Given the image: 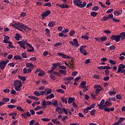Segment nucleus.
Returning <instances> with one entry per match:
<instances>
[{"label":"nucleus","mask_w":125,"mask_h":125,"mask_svg":"<svg viewBox=\"0 0 125 125\" xmlns=\"http://www.w3.org/2000/svg\"><path fill=\"white\" fill-rule=\"evenodd\" d=\"M73 3L81 8L84 7L86 5V2L84 1L83 3V1H81V0H74Z\"/></svg>","instance_id":"1"},{"label":"nucleus","mask_w":125,"mask_h":125,"mask_svg":"<svg viewBox=\"0 0 125 125\" xmlns=\"http://www.w3.org/2000/svg\"><path fill=\"white\" fill-rule=\"evenodd\" d=\"M47 107V104H46V101H45V100H43L42 103V107L38 105L36 108H34V110H40L41 109H42L43 108L44 109H45Z\"/></svg>","instance_id":"2"},{"label":"nucleus","mask_w":125,"mask_h":125,"mask_svg":"<svg viewBox=\"0 0 125 125\" xmlns=\"http://www.w3.org/2000/svg\"><path fill=\"white\" fill-rule=\"evenodd\" d=\"M125 64H120L118 66L117 73L118 74H120V73L124 74L123 71H124V70H125Z\"/></svg>","instance_id":"3"},{"label":"nucleus","mask_w":125,"mask_h":125,"mask_svg":"<svg viewBox=\"0 0 125 125\" xmlns=\"http://www.w3.org/2000/svg\"><path fill=\"white\" fill-rule=\"evenodd\" d=\"M110 40H111V41H115L117 42H119L120 40H121V37H120V35H113L111 36Z\"/></svg>","instance_id":"4"},{"label":"nucleus","mask_w":125,"mask_h":125,"mask_svg":"<svg viewBox=\"0 0 125 125\" xmlns=\"http://www.w3.org/2000/svg\"><path fill=\"white\" fill-rule=\"evenodd\" d=\"M9 62V60H7L6 61H3V62H0V68L1 70H4V67L7 63Z\"/></svg>","instance_id":"5"},{"label":"nucleus","mask_w":125,"mask_h":125,"mask_svg":"<svg viewBox=\"0 0 125 125\" xmlns=\"http://www.w3.org/2000/svg\"><path fill=\"white\" fill-rule=\"evenodd\" d=\"M104 104H105V100L102 99L100 104H97L98 107H99V109L100 110H103L105 107Z\"/></svg>","instance_id":"6"},{"label":"nucleus","mask_w":125,"mask_h":125,"mask_svg":"<svg viewBox=\"0 0 125 125\" xmlns=\"http://www.w3.org/2000/svg\"><path fill=\"white\" fill-rule=\"evenodd\" d=\"M104 110H110V108L108 107L109 106H112V103L110 102L106 101L104 103Z\"/></svg>","instance_id":"7"},{"label":"nucleus","mask_w":125,"mask_h":125,"mask_svg":"<svg viewBox=\"0 0 125 125\" xmlns=\"http://www.w3.org/2000/svg\"><path fill=\"white\" fill-rule=\"evenodd\" d=\"M58 55H59V56H62V58L64 59H71V58L72 59H74V58H72L67 55H65L63 54V53L59 52L58 53Z\"/></svg>","instance_id":"8"},{"label":"nucleus","mask_w":125,"mask_h":125,"mask_svg":"<svg viewBox=\"0 0 125 125\" xmlns=\"http://www.w3.org/2000/svg\"><path fill=\"white\" fill-rule=\"evenodd\" d=\"M50 13H51V12L50 11V10H47L44 12V13H43L42 14V19H44V18H45L46 16H48V15H49Z\"/></svg>","instance_id":"9"},{"label":"nucleus","mask_w":125,"mask_h":125,"mask_svg":"<svg viewBox=\"0 0 125 125\" xmlns=\"http://www.w3.org/2000/svg\"><path fill=\"white\" fill-rule=\"evenodd\" d=\"M21 116L24 119H27L28 117H30V116H31V114H30L29 112H26L23 114H21Z\"/></svg>","instance_id":"10"},{"label":"nucleus","mask_w":125,"mask_h":125,"mask_svg":"<svg viewBox=\"0 0 125 125\" xmlns=\"http://www.w3.org/2000/svg\"><path fill=\"white\" fill-rule=\"evenodd\" d=\"M123 13V10L119 9L118 10H115L114 11V14L115 15V16H120L121 14Z\"/></svg>","instance_id":"11"},{"label":"nucleus","mask_w":125,"mask_h":125,"mask_svg":"<svg viewBox=\"0 0 125 125\" xmlns=\"http://www.w3.org/2000/svg\"><path fill=\"white\" fill-rule=\"evenodd\" d=\"M13 26L15 29H17V30H18L19 31H21V32H23V31H25V32H27V30L25 29V28H24V27H23L22 28H21L14 24H13Z\"/></svg>","instance_id":"12"},{"label":"nucleus","mask_w":125,"mask_h":125,"mask_svg":"<svg viewBox=\"0 0 125 125\" xmlns=\"http://www.w3.org/2000/svg\"><path fill=\"white\" fill-rule=\"evenodd\" d=\"M19 44H20V47H22L23 49H26V47L25 46V42H22V41H20L18 42Z\"/></svg>","instance_id":"13"},{"label":"nucleus","mask_w":125,"mask_h":125,"mask_svg":"<svg viewBox=\"0 0 125 125\" xmlns=\"http://www.w3.org/2000/svg\"><path fill=\"white\" fill-rule=\"evenodd\" d=\"M15 25L17 26V27H18L19 28H20L21 29H22L24 28V24L21 22H17L15 23Z\"/></svg>","instance_id":"14"},{"label":"nucleus","mask_w":125,"mask_h":125,"mask_svg":"<svg viewBox=\"0 0 125 125\" xmlns=\"http://www.w3.org/2000/svg\"><path fill=\"white\" fill-rule=\"evenodd\" d=\"M21 87H22V83H20L17 86H15V89L17 91H20L21 90Z\"/></svg>","instance_id":"15"},{"label":"nucleus","mask_w":125,"mask_h":125,"mask_svg":"<svg viewBox=\"0 0 125 125\" xmlns=\"http://www.w3.org/2000/svg\"><path fill=\"white\" fill-rule=\"evenodd\" d=\"M20 83H22L20 80H16L13 83V85L14 86H16L17 85H19V84H20Z\"/></svg>","instance_id":"16"},{"label":"nucleus","mask_w":125,"mask_h":125,"mask_svg":"<svg viewBox=\"0 0 125 125\" xmlns=\"http://www.w3.org/2000/svg\"><path fill=\"white\" fill-rule=\"evenodd\" d=\"M28 97L30 99H34L36 101H39L40 100V99L36 96H28Z\"/></svg>","instance_id":"17"},{"label":"nucleus","mask_w":125,"mask_h":125,"mask_svg":"<svg viewBox=\"0 0 125 125\" xmlns=\"http://www.w3.org/2000/svg\"><path fill=\"white\" fill-rule=\"evenodd\" d=\"M95 104H92L90 106H88L86 108H84L83 110H91L92 108H94Z\"/></svg>","instance_id":"18"},{"label":"nucleus","mask_w":125,"mask_h":125,"mask_svg":"<svg viewBox=\"0 0 125 125\" xmlns=\"http://www.w3.org/2000/svg\"><path fill=\"white\" fill-rule=\"evenodd\" d=\"M62 107H63V106H62L61 104H59V106L56 108V110H66V108Z\"/></svg>","instance_id":"19"},{"label":"nucleus","mask_w":125,"mask_h":125,"mask_svg":"<svg viewBox=\"0 0 125 125\" xmlns=\"http://www.w3.org/2000/svg\"><path fill=\"white\" fill-rule=\"evenodd\" d=\"M58 120V119H54L51 120V122H53V123H54V124L56 125H60L61 123L58 122V121H57Z\"/></svg>","instance_id":"20"},{"label":"nucleus","mask_w":125,"mask_h":125,"mask_svg":"<svg viewBox=\"0 0 125 125\" xmlns=\"http://www.w3.org/2000/svg\"><path fill=\"white\" fill-rule=\"evenodd\" d=\"M48 27L52 28L54 26H55V21H50L48 24Z\"/></svg>","instance_id":"21"},{"label":"nucleus","mask_w":125,"mask_h":125,"mask_svg":"<svg viewBox=\"0 0 125 125\" xmlns=\"http://www.w3.org/2000/svg\"><path fill=\"white\" fill-rule=\"evenodd\" d=\"M26 67L27 68H34V64L32 63L27 62L26 64Z\"/></svg>","instance_id":"22"},{"label":"nucleus","mask_w":125,"mask_h":125,"mask_svg":"<svg viewBox=\"0 0 125 125\" xmlns=\"http://www.w3.org/2000/svg\"><path fill=\"white\" fill-rule=\"evenodd\" d=\"M75 98H72V97H69L68 99V103L70 104V103H73L74 101H75Z\"/></svg>","instance_id":"23"},{"label":"nucleus","mask_w":125,"mask_h":125,"mask_svg":"<svg viewBox=\"0 0 125 125\" xmlns=\"http://www.w3.org/2000/svg\"><path fill=\"white\" fill-rule=\"evenodd\" d=\"M52 98H54V94L53 93H51L50 95L46 97V99H51Z\"/></svg>","instance_id":"24"},{"label":"nucleus","mask_w":125,"mask_h":125,"mask_svg":"<svg viewBox=\"0 0 125 125\" xmlns=\"http://www.w3.org/2000/svg\"><path fill=\"white\" fill-rule=\"evenodd\" d=\"M90 15L92 17H96V16H97V15H98V13H97L96 12H92L90 13Z\"/></svg>","instance_id":"25"},{"label":"nucleus","mask_w":125,"mask_h":125,"mask_svg":"<svg viewBox=\"0 0 125 125\" xmlns=\"http://www.w3.org/2000/svg\"><path fill=\"white\" fill-rule=\"evenodd\" d=\"M45 75V72L41 70L40 73H39L38 75L39 77H43Z\"/></svg>","instance_id":"26"},{"label":"nucleus","mask_w":125,"mask_h":125,"mask_svg":"<svg viewBox=\"0 0 125 125\" xmlns=\"http://www.w3.org/2000/svg\"><path fill=\"white\" fill-rule=\"evenodd\" d=\"M18 78L19 79H20V80H21V81H22V82H25V81H26V77H25V76L19 75Z\"/></svg>","instance_id":"27"},{"label":"nucleus","mask_w":125,"mask_h":125,"mask_svg":"<svg viewBox=\"0 0 125 125\" xmlns=\"http://www.w3.org/2000/svg\"><path fill=\"white\" fill-rule=\"evenodd\" d=\"M59 73L61 75H67V71L64 70H59Z\"/></svg>","instance_id":"28"},{"label":"nucleus","mask_w":125,"mask_h":125,"mask_svg":"<svg viewBox=\"0 0 125 125\" xmlns=\"http://www.w3.org/2000/svg\"><path fill=\"white\" fill-rule=\"evenodd\" d=\"M125 120V118H124V117H120V118H119V120L116 123H120L121 124L122 122H124Z\"/></svg>","instance_id":"29"},{"label":"nucleus","mask_w":125,"mask_h":125,"mask_svg":"<svg viewBox=\"0 0 125 125\" xmlns=\"http://www.w3.org/2000/svg\"><path fill=\"white\" fill-rule=\"evenodd\" d=\"M14 58L15 60H20L22 59V57L19 55H16L14 57Z\"/></svg>","instance_id":"30"},{"label":"nucleus","mask_w":125,"mask_h":125,"mask_svg":"<svg viewBox=\"0 0 125 125\" xmlns=\"http://www.w3.org/2000/svg\"><path fill=\"white\" fill-rule=\"evenodd\" d=\"M73 42H75L74 43H75L76 44V47H78V46H80V44H79L78 42L77 39H73Z\"/></svg>","instance_id":"31"},{"label":"nucleus","mask_w":125,"mask_h":125,"mask_svg":"<svg viewBox=\"0 0 125 125\" xmlns=\"http://www.w3.org/2000/svg\"><path fill=\"white\" fill-rule=\"evenodd\" d=\"M20 38H21V36L19 35L18 34H16L15 39H16V41H20Z\"/></svg>","instance_id":"32"},{"label":"nucleus","mask_w":125,"mask_h":125,"mask_svg":"<svg viewBox=\"0 0 125 125\" xmlns=\"http://www.w3.org/2000/svg\"><path fill=\"white\" fill-rule=\"evenodd\" d=\"M74 80V77L69 76L68 77H66L65 78V81H73Z\"/></svg>","instance_id":"33"},{"label":"nucleus","mask_w":125,"mask_h":125,"mask_svg":"<svg viewBox=\"0 0 125 125\" xmlns=\"http://www.w3.org/2000/svg\"><path fill=\"white\" fill-rule=\"evenodd\" d=\"M34 95H35V96H40L41 92H38V91H35L34 92Z\"/></svg>","instance_id":"34"},{"label":"nucleus","mask_w":125,"mask_h":125,"mask_svg":"<svg viewBox=\"0 0 125 125\" xmlns=\"http://www.w3.org/2000/svg\"><path fill=\"white\" fill-rule=\"evenodd\" d=\"M25 42L26 43V45L27 46H28V47H29V48H31V49H34V47H33L32 46H31L30 45V44L28 43V42H27V41H26Z\"/></svg>","instance_id":"35"},{"label":"nucleus","mask_w":125,"mask_h":125,"mask_svg":"<svg viewBox=\"0 0 125 125\" xmlns=\"http://www.w3.org/2000/svg\"><path fill=\"white\" fill-rule=\"evenodd\" d=\"M44 6H48L49 7H51V3L48 2L45 4H43Z\"/></svg>","instance_id":"36"},{"label":"nucleus","mask_w":125,"mask_h":125,"mask_svg":"<svg viewBox=\"0 0 125 125\" xmlns=\"http://www.w3.org/2000/svg\"><path fill=\"white\" fill-rule=\"evenodd\" d=\"M99 9V7L98 6H95L92 8V10L94 11H97V10H98Z\"/></svg>","instance_id":"37"},{"label":"nucleus","mask_w":125,"mask_h":125,"mask_svg":"<svg viewBox=\"0 0 125 125\" xmlns=\"http://www.w3.org/2000/svg\"><path fill=\"white\" fill-rule=\"evenodd\" d=\"M109 61L110 64H112V65H116V63L117 62L112 60H109Z\"/></svg>","instance_id":"38"},{"label":"nucleus","mask_w":125,"mask_h":125,"mask_svg":"<svg viewBox=\"0 0 125 125\" xmlns=\"http://www.w3.org/2000/svg\"><path fill=\"white\" fill-rule=\"evenodd\" d=\"M81 53L82 54H83V55H87V52H86V50H83L82 51H80Z\"/></svg>","instance_id":"39"},{"label":"nucleus","mask_w":125,"mask_h":125,"mask_svg":"<svg viewBox=\"0 0 125 125\" xmlns=\"http://www.w3.org/2000/svg\"><path fill=\"white\" fill-rule=\"evenodd\" d=\"M41 120L43 122H49L50 120V119H48V118H42L41 119Z\"/></svg>","instance_id":"40"},{"label":"nucleus","mask_w":125,"mask_h":125,"mask_svg":"<svg viewBox=\"0 0 125 125\" xmlns=\"http://www.w3.org/2000/svg\"><path fill=\"white\" fill-rule=\"evenodd\" d=\"M101 42H104V41H107V37L106 36H104L101 37Z\"/></svg>","instance_id":"41"},{"label":"nucleus","mask_w":125,"mask_h":125,"mask_svg":"<svg viewBox=\"0 0 125 125\" xmlns=\"http://www.w3.org/2000/svg\"><path fill=\"white\" fill-rule=\"evenodd\" d=\"M57 92H59V93H62V94H63L64 90H63L62 89H57Z\"/></svg>","instance_id":"42"},{"label":"nucleus","mask_w":125,"mask_h":125,"mask_svg":"<svg viewBox=\"0 0 125 125\" xmlns=\"http://www.w3.org/2000/svg\"><path fill=\"white\" fill-rule=\"evenodd\" d=\"M59 65H61V64H60V63H55L53 64V66H54V67L56 68V69L57 68V67H58V66H59Z\"/></svg>","instance_id":"43"},{"label":"nucleus","mask_w":125,"mask_h":125,"mask_svg":"<svg viewBox=\"0 0 125 125\" xmlns=\"http://www.w3.org/2000/svg\"><path fill=\"white\" fill-rule=\"evenodd\" d=\"M62 102L64 103H65V104H67V103H68V101H67V99L66 98H62Z\"/></svg>","instance_id":"44"},{"label":"nucleus","mask_w":125,"mask_h":125,"mask_svg":"<svg viewBox=\"0 0 125 125\" xmlns=\"http://www.w3.org/2000/svg\"><path fill=\"white\" fill-rule=\"evenodd\" d=\"M116 98L117 99H119L120 100H122V99H123V97H122V96L120 94L116 95Z\"/></svg>","instance_id":"45"},{"label":"nucleus","mask_w":125,"mask_h":125,"mask_svg":"<svg viewBox=\"0 0 125 125\" xmlns=\"http://www.w3.org/2000/svg\"><path fill=\"white\" fill-rule=\"evenodd\" d=\"M93 77L94 79H96V80H97V79L98 80L100 78V76H99V75H96V74H94Z\"/></svg>","instance_id":"46"},{"label":"nucleus","mask_w":125,"mask_h":125,"mask_svg":"<svg viewBox=\"0 0 125 125\" xmlns=\"http://www.w3.org/2000/svg\"><path fill=\"white\" fill-rule=\"evenodd\" d=\"M8 44H9V46L11 48H15V47H13V45H12V42H11L10 41H9Z\"/></svg>","instance_id":"47"},{"label":"nucleus","mask_w":125,"mask_h":125,"mask_svg":"<svg viewBox=\"0 0 125 125\" xmlns=\"http://www.w3.org/2000/svg\"><path fill=\"white\" fill-rule=\"evenodd\" d=\"M21 56H22V58H27L28 56L27 55V53H22L21 54Z\"/></svg>","instance_id":"48"},{"label":"nucleus","mask_w":125,"mask_h":125,"mask_svg":"<svg viewBox=\"0 0 125 125\" xmlns=\"http://www.w3.org/2000/svg\"><path fill=\"white\" fill-rule=\"evenodd\" d=\"M59 68L60 69H62V70H66L67 69V67L63 65L59 66Z\"/></svg>","instance_id":"49"},{"label":"nucleus","mask_w":125,"mask_h":125,"mask_svg":"<svg viewBox=\"0 0 125 125\" xmlns=\"http://www.w3.org/2000/svg\"><path fill=\"white\" fill-rule=\"evenodd\" d=\"M2 100L3 102H8V101H9V98H3Z\"/></svg>","instance_id":"50"},{"label":"nucleus","mask_w":125,"mask_h":125,"mask_svg":"<svg viewBox=\"0 0 125 125\" xmlns=\"http://www.w3.org/2000/svg\"><path fill=\"white\" fill-rule=\"evenodd\" d=\"M82 39H84V40H88L89 39V37L87 36H83V35L82 36Z\"/></svg>","instance_id":"51"},{"label":"nucleus","mask_w":125,"mask_h":125,"mask_svg":"<svg viewBox=\"0 0 125 125\" xmlns=\"http://www.w3.org/2000/svg\"><path fill=\"white\" fill-rule=\"evenodd\" d=\"M56 112L58 113V114H62L63 113V110H56Z\"/></svg>","instance_id":"52"},{"label":"nucleus","mask_w":125,"mask_h":125,"mask_svg":"<svg viewBox=\"0 0 125 125\" xmlns=\"http://www.w3.org/2000/svg\"><path fill=\"white\" fill-rule=\"evenodd\" d=\"M8 108H10L11 109H13V108H15L16 107L15 105H7Z\"/></svg>","instance_id":"53"},{"label":"nucleus","mask_w":125,"mask_h":125,"mask_svg":"<svg viewBox=\"0 0 125 125\" xmlns=\"http://www.w3.org/2000/svg\"><path fill=\"white\" fill-rule=\"evenodd\" d=\"M116 49V46H110L109 47L110 50H115Z\"/></svg>","instance_id":"54"},{"label":"nucleus","mask_w":125,"mask_h":125,"mask_svg":"<svg viewBox=\"0 0 125 125\" xmlns=\"http://www.w3.org/2000/svg\"><path fill=\"white\" fill-rule=\"evenodd\" d=\"M62 44V42H58L54 45V46L55 47L56 46H60Z\"/></svg>","instance_id":"55"},{"label":"nucleus","mask_w":125,"mask_h":125,"mask_svg":"<svg viewBox=\"0 0 125 125\" xmlns=\"http://www.w3.org/2000/svg\"><path fill=\"white\" fill-rule=\"evenodd\" d=\"M75 33H76V32L75 31V30H72V31H71L69 33L70 36H71V37H73V36H74V35L75 34Z\"/></svg>","instance_id":"56"},{"label":"nucleus","mask_w":125,"mask_h":125,"mask_svg":"<svg viewBox=\"0 0 125 125\" xmlns=\"http://www.w3.org/2000/svg\"><path fill=\"white\" fill-rule=\"evenodd\" d=\"M81 79H82V77L81 76H79L77 78H76L75 79H74V81L75 82H79V81H80V80H81Z\"/></svg>","instance_id":"57"},{"label":"nucleus","mask_w":125,"mask_h":125,"mask_svg":"<svg viewBox=\"0 0 125 125\" xmlns=\"http://www.w3.org/2000/svg\"><path fill=\"white\" fill-rule=\"evenodd\" d=\"M86 85V82H85V81H82L80 86H81V85Z\"/></svg>","instance_id":"58"},{"label":"nucleus","mask_w":125,"mask_h":125,"mask_svg":"<svg viewBox=\"0 0 125 125\" xmlns=\"http://www.w3.org/2000/svg\"><path fill=\"white\" fill-rule=\"evenodd\" d=\"M52 105H54L55 107H57V106H58V101H55Z\"/></svg>","instance_id":"59"},{"label":"nucleus","mask_w":125,"mask_h":125,"mask_svg":"<svg viewBox=\"0 0 125 125\" xmlns=\"http://www.w3.org/2000/svg\"><path fill=\"white\" fill-rule=\"evenodd\" d=\"M52 92V90L51 89H48V90L46 92V95H48V94H50Z\"/></svg>","instance_id":"60"},{"label":"nucleus","mask_w":125,"mask_h":125,"mask_svg":"<svg viewBox=\"0 0 125 125\" xmlns=\"http://www.w3.org/2000/svg\"><path fill=\"white\" fill-rule=\"evenodd\" d=\"M95 110H92L90 111V115L91 116H94L95 115Z\"/></svg>","instance_id":"61"},{"label":"nucleus","mask_w":125,"mask_h":125,"mask_svg":"<svg viewBox=\"0 0 125 125\" xmlns=\"http://www.w3.org/2000/svg\"><path fill=\"white\" fill-rule=\"evenodd\" d=\"M109 95H110V96H112V95H114L115 94H116V91H111L109 93Z\"/></svg>","instance_id":"62"},{"label":"nucleus","mask_w":125,"mask_h":125,"mask_svg":"<svg viewBox=\"0 0 125 125\" xmlns=\"http://www.w3.org/2000/svg\"><path fill=\"white\" fill-rule=\"evenodd\" d=\"M105 76H109L110 74V71L109 70H106L105 71Z\"/></svg>","instance_id":"63"},{"label":"nucleus","mask_w":125,"mask_h":125,"mask_svg":"<svg viewBox=\"0 0 125 125\" xmlns=\"http://www.w3.org/2000/svg\"><path fill=\"white\" fill-rule=\"evenodd\" d=\"M109 79H110V77L109 76H106L104 78V81H109Z\"/></svg>","instance_id":"64"}]
</instances>
